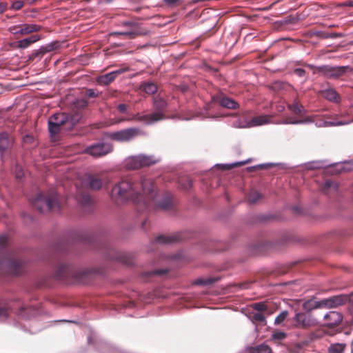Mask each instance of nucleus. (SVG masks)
I'll list each match as a JSON object with an SVG mask.
<instances>
[{
	"label": "nucleus",
	"mask_w": 353,
	"mask_h": 353,
	"mask_svg": "<svg viewBox=\"0 0 353 353\" xmlns=\"http://www.w3.org/2000/svg\"><path fill=\"white\" fill-rule=\"evenodd\" d=\"M253 319L256 321H259V322H261V323H266V319H265V316L260 312L255 313L253 315Z\"/></svg>",
	"instance_id": "obj_49"
},
{
	"label": "nucleus",
	"mask_w": 353,
	"mask_h": 353,
	"mask_svg": "<svg viewBox=\"0 0 353 353\" xmlns=\"http://www.w3.org/2000/svg\"><path fill=\"white\" fill-rule=\"evenodd\" d=\"M14 139L8 132H0V159L2 162L12 154Z\"/></svg>",
	"instance_id": "obj_9"
},
{
	"label": "nucleus",
	"mask_w": 353,
	"mask_h": 353,
	"mask_svg": "<svg viewBox=\"0 0 353 353\" xmlns=\"http://www.w3.org/2000/svg\"><path fill=\"white\" fill-rule=\"evenodd\" d=\"M312 117H307L303 119H299V124H308L313 123Z\"/></svg>",
	"instance_id": "obj_61"
},
{
	"label": "nucleus",
	"mask_w": 353,
	"mask_h": 353,
	"mask_svg": "<svg viewBox=\"0 0 353 353\" xmlns=\"http://www.w3.org/2000/svg\"><path fill=\"white\" fill-rule=\"evenodd\" d=\"M254 350L255 353H272V349L265 343L256 345Z\"/></svg>",
	"instance_id": "obj_36"
},
{
	"label": "nucleus",
	"mask_w": 353,
	"mask_h": 353,
	"mask_svg": "<svg viewBox=\"0 0 353 353\" xmlns=\"http://www.w3.org/2000/svg\"><path fill=\"white\" fill-rule=\"evenodd\" d=\"M219 280V277L199 278L194 281V284L203 286L210 285Z\"/></svg>",
	"instance_id": "obj_29"
},
{
	"label": "nucleus",
	"mask_w": 353,
	"mask_h": 353,
	"mask_svg": "<svg viewBox=\"0 0 353 353\" xmlns=\"http://www.w3.org/2000/svg\"><path fill=\"white\" fill-rule=\"evenodd\" d=\"M41 37L38 34H33L29 37L25 38L23 39L19 40L17 41V46L20 49H26L30 44L34 43L39 40H40Z\"/></svg>",
	"instance_id": "obj_21"
},
{
	"label": "nucleus",
	"mask_w": 353,
	"mask_h": 353,
	"mask_svg": "<svg viewBox=\"0 0 353 353\" xmlns=\"http://www.w3.org/2000/svg\"><path fill=\"white\" fill-rule=\"evenodd\" d=\"M140 89L148 94H153L157 92V85L150 81H143L140 85Z\"/></svg>",
	"instance_id": "obj_28"
},
{
	"label": "nucleus",
	"mask_w": 353,
	"mask_h": 353,
	"mask_svg": "<svg viewBox=\"0 0 353 353\" xmlns=\"http://www.w3.org/2000/svg\"><path fill=\"white\" fill-rule=\"evenodd\" d=\"M295 325L297 327H307L310 326V319L307 315L303 312H296L293 318Z\"/></svg>",
	"instance_id": "obj_19"
},
{
	"label": "nucleus",
	"mask_w": 353,
	"mask_h": 353,
	"mask_svg": "<svg viewBox=\"0 0 353 353\" xmlns=\"http://www.w3.org/2000/svg\"><path fill=\"white\" fill-rule=\"evenodd\" d=\"M8 7L7 3H1L0 2V14H2Z\"/></svg>",
	"instance_id": "obj_63"
},
{
	"label": "nucleus",
	"mask_w": 353,
	"mask_h": 353,
	"mask_svg": "<svg viewBox=\"0 0 353 353\" xmlns=\"http://www.w3.org/2000/svg\"><path fill=\"white\" fill-rule=\"evenodd\" d=\"M10 31L14 34H25L24 32H23V26H14V27H12L10 28Z\"/></svg>",
	"instance_id": "obj_50"
},
{
	"label": "nucleus",
	"mask_w": 353,
	"mask_h": 353,
	"mask_svg": "<svg viewBox=\"0 0 353 353\" xmlns=\"http://www.w3.org/2000/svg\"><path fill=\"white\" fill-rule=\"evenodd\" d=\"M323 319L325 325L333 327L339 325L342 321L343 315L341 313L336 311H330L324 315Z\"/></svg>",
	"instance_id": "obj_16"
},
{
	"label": "nucleus",
	"mask_w": 353,
	"mask_h": 353,
	"mask_svg": "<svg viewBox=\"0 0 353 353\" xmlns=\"http://www.w3.org/2000/svg\"><path fill=\"white\" fill-rule=\"evenodd\" d=\"M85 186L94 191H98L103 187V181L99 174H88L85 175Z\"/></svg>",
	"instance_id": "obj_15"
},
{
	"label": "nucleus",
	"mask_w": 353,
	"mask_h": 353,
	"mask_svg": "<svg viewBox=\"0 0 353 353\" xmlns=\"http://www.w3.org/2000/svg\"><path fill=\"white\" fill-rule=\"evenodd\" d=\"M23 142L24 143H32L34 142V137L30 134H26L23 137Z\"/></svg>",
	"instance_id": "obj_57"
},
{
	"label": "nucleus",
	"mask_w": 353,
	"mask_h": 353,
	"mask_svg": "<svg viewBox=\"0 0 353 353\" xmlns=\"http://www.w3.org/2000/svg\"><path fill=\"white\" fill-rule=\"evenodd\" d=\"M252 308L256 311L263 312L267 309V306L263 302H258L253 304Z\"/></svg>",
	"instance_id": "obj_47"
},
{
	"label": "nucleus",
	"mask_w": 353,
	"mask_h": 353,
	"mask_svg": "<svg viewBox=\"0 0 353 353\" xmlns=\"http://www.w3.org/2000/svg\"><path fill=\"white\" fill-rule=\"evenodd\" d=\"M182 234L180 232L170 236L159 235L154 239V242L159 244L167 245L172 244L182 240Z\"/></svg>",
	"instance_id": "obj_17"
},
{
	"label": "nucleus",
	"mask_w": 353,
	"mask_h": 353,
	"mask_svg": "<svg viewBox=\"0 0 353 353\" xmlns=\"http://www.w3.org/2000/svg\"><path fill=\"white\" fill-rule=\"evenodd\" d=\"M334 165L336 173L350 171L352 169L349 163H336Z\"/></svg>",
	"instance_id": "obj_34"
},
{
	"label": "nucleus",
	"mask_w": 353,
	"mask_h": 353,
	"mask_svg": "<svg viewBox=\"0 0 353 353\" xmlns=\"http://www.w3.org/2000/svg\"><path fill=\"white\" fill-rule=\"evenodd\" d=\"M345 345L344 343L331 344L328 347V353H343L345 350Z\"/></svg>",
	"instance_id": "obj_31"
},
{
	"label": "nucleus",
	"mask_w": 353,
	"mask_h": 353,
	"mask_svg": "<svg viewBox=\"0 0 353 353\" xmlns=\"http://www.w3.org/2000/svg\"><path fill=\"white\" fill-rule=\"evenodd\" d=\"M280 123L282 124H292V125H297L299 124V119H286L281 122Z\"/></svg>",
	"instance_id": "obj_59"
},
{
	"label": "nucleus",
	"mask_w": 353,
	"mask_h": 353,
	"mask_svg": "<svg viewBox=\"0 0 353 353\" xmlns=\"http://www.w3.org/2000/svg\"><path fill=\"white\" fill-rule=\"evenodd\" d=\"M333 188L335 190H337L338 185L336 183L331 180H327L325 183V188L329 189Z\"/></svg>",
	"instance_id": "obj_53"
},
{
	"label": "nucleus",
	"mask_w": 353,
	"mask_h": 353,
	"mask_svg": "<svg viewBox=\"0 0 353 353\" xmlns=\"http://www.w3.org/2000/svg\"><path fill=\"white\" fill-rule=\"evenodd\" d=\"M8 242V236L6 234L0 236V249L3 251H7L6 248Z\"/></svg>",
	"instance_id": "obj_43"
},
{
	"label": "nucleus",
	"mask_w": 353,
	"mask_h": 353,
	"mask_svg": "<svg viewBox=\"0 0 353 353\" xmlns=\"http://www.w3.org/2000/svg\"><path fill=\"white\" fill-rule=\"evenodd\" d=\"M104 251H103V254L104 257L108 260L113 261L117 259V257L112 255L111 252L113 251L108 245H103Z\"/></svg>",
	"instance_id": "obj_40"
},
{
	"label": "nucleus",
	"mask_w": 353,
	"mask_h": 353,
	"mask_svg": "<svg viewBox=\"0 0 353 353\" xmlns=\"http://www.w3.org/2000/svg\"><path fill=\"white\" fill-rule=\"evenodd\" d=\"M88 101L84 99H77L73 101V105L79 110L84 109L88 106Z\"/></svg>",
	"instance_id": "obj_39"
},
{
	"label": "nucleus",
	"mask_w": 353,
	"mask_h": 353,
	"mask_svg": "<svg viewBox=\"0 0 353 353\" xmlns=\"http://www.w3.org/2000/svg\"><path fill=\"white\" fill-rule=\"evenodd\" d=\"M82 118L79 112H56L48 120V129L51 137L57 135L62 130H72Z\"/></svg>",
	"instance_id": "obj_3"
},
{
	"label": "nucleus",
	"mask_w": 353,
	"mask_h": 353,
	"mask_svg": "<svg viewBox=\"0 0 353 353\" xmlns=\"http://www.w3.org/2000/svg\"><path fill=\"white\" fill-rule=\"evenodd\" d=\"M124 120L127 121H137L147 125L153 124L149 114L140 115L139 114H134Z\"/></svg>",
	"instance_id": "obj_20"
},
{
	"label": "nucleus",
	"mask_w": 353,
	"mask_h": 353,
	"mask_svg": "<svg viewBox=\"0 0 353 353\" xmlns=\"http://www.w3.org/2000/svg\"><path fill=\"white\" fill-rule=\"evenodd\" d=\"M269 123L268 117L266 115H261L254 117L250 120L251 126H259Z\"/></svg>",
	"instance_id": "obj_30"
},
{
	"label": "nucleus",
	"mask_w": 353,
	"mask_h": 353,
	"mask_svg": "<svg viewBox=\"0 0 353 353\" xmlns=\"http://www.w3.org/2000/svg\"><path fill=\"white\" fill-rule=\"evenodd\" d=\"M245 163V161H241V162H235V163H231V164H220V163H217V164H215L214 166L216 167V168H221L222 170H228L232 168H234V166L237 165H242V164H244Z\"/></svg>",
	"instance_id": "obj_37"
},
{
	"label": "nucleus",
	"mask_w": 353,
	"mask_h": 353,
	"mask_svg": "<svg viewBox=\"0 0 353 353\" xmlns=\"http://www.w3.org/2000/svg\"><path fill=\"white\" fill-rule=\"evenodd\" d=\"M287 337V334L285 332L277 330L272 334V339L275 341H282Z\"/></svg>",
	"instance_id": "obj_41"
},
{
	"label": "nucleus",
	"mask_w": 353,
	"mask_h": 353,
	"mask_svg": "<svg viewBox=\"0 0 353 353\" xmlns=\"http://www.w3.org/2000/svg\"><path fill=\"white\" fill-rule=\"evenodd\" d=\"M323 96L327 100L337 103L340 101V97L336 90L332 88H328L323 91Z\"/></svg>",
	"instance_id": "obj_27"
},
{
	"label": "nucleus",
	"mask_w": 353,
	"mask_h": 353,
	"mask_svg": "<svg viewBox=\"0 0 353 353\" xmlns=\"http://www.w3.org/2000/svg\"><path fill=\"white\" fill-rule=\"evenodd\" d=\"M262 194L257 192L254 191L249 194L248 201L249 204H254L256 203L260 199L262 198Z\"/></svg>",
	"instance_id": "obj_35"
},
{
	"label": "nucleus",
	"mask_w": 353,
	"mask_h": 353,
	"mask_svg": "<svg viewBox=\"0 0 353 353\" xmlns=\"http://www.w3.org/2000/svg\"><path fill=\"white\" fill-rule=\"evenodd\" d=\"M192 185V181L190 179H188L187 183L183 185L184 189L188 190L190 188Z\"/></svg>",
	"instance_id": "obj_64"
},
{
	"label": "nucleus",
	"mask_w": 353,
	"mask_h": 353,
	"mask_svg": "<svg viewBox=\"0 0 353 353\" xmlns=\"http://www.w3.org/2000/svg\"><path fill=\"white\" fill-rule=\"evenodd\" d=\"M294 73L299 77H304L305 76L306 72L304 69L299 68L294 70Z\"/></svg>",
	"instance_id": "obj_56"
},
{
	"label": "nucleus",
	"mask_w": 353,
	"mask_h": 353,
	"mask_svg": "<svg viewBox=\"0 0 353 353\" xmlns=\"http://www.w3.org/2000/svg\"><path fill=\"white\" fill-rule=\"evenodd\" d=\"M6 267L8 269V272L14 275H17L19 273V271L21 268V264L19 261L10 259L6 262Z\"/></svg>",
	"instance_id": "obj_25"
},
{
	"label": "nucleus",
	"mask_w": 353,
	"mask_h": 353,
	"mask_svg": "<svg viewBox=\"0 0 353 353\" xmlns=\"http://www.w3.org/2000/svg\"><path fill=\"white\" fill-rule=\"evenodd\" d=\"M288 312L287 310L282 311L276 318L274 320V324L275 325H280L282 323L288 316Z\"/></svg>",
	"instance_id": "obj_42"
},
{
	"label": "nucleus",
	"mask_w": 353,
	"mask_h": 353,
	"mask_svg": "<svg viewBox=\"0 0 353 353\" xmlns=\"http://www.w3.org/2000/svg\"><path fill=\"white\" fill-rule=\"evenodd\" d=\"M164 4L169 7L173 8L180 5L182 3V0H162Z\"/></svg>",
	"instance_id": "obj_44"
},
{
	"label": "nucleus",
	"mask_w": 353,
	"mask_h": 353,
	"mask_svg": "<svg viewBox=\"0 0 353 353\" xmlns=\"http://www.w3.org/2000/svg\"><path fill=\"white\" fill-rule=\"evenodd\" d=\"M80 204L83 208L90 207L92 199L89 194H83L79 199Z\"/></svg>",
	"instance_id": "obj_38"
},
{
	"label": "nucleus",
	"mask_w": 353,
	"mask_h": 353,
	"mask_svg": "<svg viewBox=\"0 0 353 353\" xmlns=\"http://www.w3.org/2000/svg\"><path fill=\"white\" fill-rule=\"evenodd\" d=\"M150 188V179L127 178L114 185L110 192V197L118 205L131 201L138 212H143L148 207L145 193Z\"/></svg>",
	"instance_id": "obj_1"
},
{
	"label": "nucleus",
	"mask_w": 353,
	"mask_h": 353,
	"mask_svg": "<svg viewBox=\"0 0 353 353\" xmlns=\"http://www.w3.org/2000/svg\"><path fill=\"white\" fill-rule=\"evenodd\" d=\"M113 150L112 143L109 142H97L87 146L84 149V153L92 156L94 158L104 157Z\"/></svg>",
	"instance_id": "obj_7"
},
{
	"label": "nucleus",
	"mask_w": 353,
	"mask_h": 353,
	"mask_svg": "<svg viewBox=\"0 0 353 353\" xmlns=\"http://www.w3.org/2000/svg\"><path fill=\"white\" fill-rule=\"evenodd\" d=\"M168 272V271L167 269H157L154 271L148 272V275H153V274L163 275V274H166Z\"/></svg>",
	"instance_id": "obj_51"
},
{
	"label": "nucleus",
	"mask_w": 353,
	"mask_h": 353,
	"mask_svg": "<svg viewBox=\"0 0 353 353\" xmlns=\"http://www.w3.org/2000/svg\"><path fill=\"white\" fill-rule=\"evenodd\" d=\"M139 155L142 167L150 166L160 161V159L154 155H145L143 154H141Z\"/></svg>",
	"instance_id": "obj_26"
},
{
	"label": "nucleus",
	"mask_w": 353,
	"mask_h": 353,
	"mask_svg": "<svg viewBox=\"0 0 353 353\" xmlns=\"http://www.w3.org/2000/svg\"><path fill=\"white\" fill-rule=\"evenodd\" d=\"M23 6V2L21 0H17L12 2L10 9L13 10H19Z\"/></svg>",
	"instance_id": "obj_48"
},
{
	"label": "nucleus",
	"mask_w": 353,
	"mask_h": 353,
	"mask_svg": "<svg viewBox=\"0 0 353 353\" xmlns=\"http://www.w3.org/2000/svg\"><path fill=\"white\" fill-rule=\"evenodd\" d=\"M23 28L25 34L37 32L41 29V26L37 24H24Z\"/></svg>",
	"instance_id": "obj_32"
},
{
	"label": "nucleus",
	"mask_w": 353,
	"mask_h": 353,
	"mask_svg": "<svg viewBox=\"0 0 353 353\" xmlns=\"http://www.w3.org/2000/svg\"><path fill=\"white\" fill-rule=\"evenodd\" d=\"M117 110L122 114L127 113V106L124 103H120L117 107Z\"/></svg>",
	"instance_id": "obj_58"
},
{
	"label": "nucleus",
	"mask_w": 353,
	"mask_h": 353,
	"mask_svg": "<svg viewBox=\"0 0 353 353\" xmlns=\"http://www.w3.org/2000/svg\"><path fill=\"white\" fill-rule=\"evenodd\" d=\"M140 155H136L129 157L125 163V166L129 170L139 169L142 167Z\"/></svg>",
	"instance_id": "obj_23"
},
{
	"label": "nucleus",
	"mask_w": 353,
	"mask_h": 353,
	"mask_svg": "<svg viewBox=\"0 0 353 353\" xmlns=\"http://www.w3.org/2000/svg\"><path fill=\"white\" fill-rule=\"evenodd\" d=\"M219 103L221 107L230 110H236L239 107L236 101L228 97L221 98Z\"/></svg>",
	"instance_id": "obj_22"
},
{
	"label": "nucleus",
	"mask_w": 353,
	"mask_h": 353,
	"mask_svg": "<svg viewBox=\"0 0 353 353\" xmlns=\"http://www.w3.org/2000/svg\"><path fill=\"white\" fill-rule=\"evenodd\" d=\"M86 96L89 98H94L98 97L99 92L94 89H88L85 93Z\"/></svg>",
	"instance_id": "obj_52"
},
{
	"label": "nucleus",
	"mask_w": 353,
	"mask_h": 353,
	"mask_svg": "<svg viewBox=\"0 0 353 353\" xmlns=\"http://www.w3.org/2000/svg\"><path fill=\"white\" fill-rule=\"evenodd\" d=\"M152 105L155 111L149 114L153 123L165 119V111L168 107L167 101L160 96L152 99Z\"/></svg>",
	"instance_id": "obj_10"
},
{
	"label": "nucleus",
	"mask_w": 353,
	"mask_h": 353,
	"mask_svg": "<svg viewBox=\"0 0 353 353\" xmlns=\"http://www.w3.org/2000/svg\"><path fill=\"white\" fill-rule=\"evenodd\" d=\"M21 216L22 218L24 219V220H26V219H28L30 220V221H33V218L32 216H30L29 214L26 213V212H22L21 213Z\"/></svg>",
	"instance_id": "obj_62"
},
{
	"label": "nucleus",
	"mask_w": 353,
	"mask_h": 353,
	"mask_svg": "<svg viewBox=\"0 0 353 353\" xmlns=\"http://www.w3.org/2000/svg\"><path fill=\"white\" fill-rule=\"evenodd\" d=\"M121 26L126 28L124 31H116L110 33L112 36H125L129 39H134L138 35L142 34L140 30L139 23L132 21H123L121 23Z\"/></svg>",
	"instance_id": "obj_11"
},
{
	"label": "nucleus",
	"mask_w": 353,
	"mask_h": 353,
	"mask_svg": "<svg viewBox=\"0 0 353 353\" xmlns=\"http://www.w3.org/2000/svg\"><path fill=\"white\" fill-rule=\"evenodd\" d=\"M288 109L296 114H301L304 111V107L296 101L289 105Z\"/></svg>",
	"instance_id": "obj_33"
},
{
	"label": "nucleus",
	"mask_w": 353,
	"mask_h": 353,
	"mask_svg": "<svg viewBox=\"0 0 353 353\" xmlns=\"http://www.w3.org/2000/svg\"><path fill=\"white\" fill-rule=\"evenodd\" d=\"M323 166H326V165H324V163L322 161H313L311 163H309L307 165V168L308 169H317L322 168Z\"/></svg>",
	"instance_id": "obj_46"
},
{
	"label": "nucleus",
	"mask_w": 353,
	"mask_h": 353,
	"mask_svg": "<svg viewBox=\"0 0 353 353\" xmlns=\"http://www.w3.org/2000/svg\"><path fill=\"white\" fill-rule=\"evenodd\" d=\"M349 297H350V299L347 301L350 303L349 307H348V310H349L350 315L352 316V317L353 319V293L351 294L350 295H349Z\"/></svg>",
	"instance_id": "obj_54"
},
{
	"label": "nucleus",
	"mask_w": 353,
	"mask_h": 353,
	"mask_svg": "<svg viewBox=\"0 0 353 353\" xmlns=\"http://www.w3.org/2000/svg\"><path fill=\"white\" fill-rule=\"evenodd\" d=\"M125 71V69H120L100 75L96 78V82L101 86H106L113 82L119 74Z\"/></svg>",
	"instance_id": "obj_14"
},
{
	"label": "nucleus",
	"mask_w": 353,
	"mask_h": 353,
	"mask_svg": "<svg viewBox=\"0 0 353 353\" xmlns=\"http://www.w3.org/2000/svg\"><path fill=\"white\" fill-rule=\"evenodd\" d=\"M150 188V190H146V193H145L144 196L148 201V207L145 211L149 209L150 201L153 202L156 208L162 210H168L172 208V199L170 193L165 192L161 194H158L154 190L152 181Z\"/></svg>",
	"instance_id": "obj_4"
},
{
	"label": "nucleus",
	"mask_w": 353,
	"mask_h": 353,
	"mask_svg": "<svg viewBox=\"0 0 353 353\" xmlns=\"http://www.w3.org/2000/svg\"><path fill=\"white\" fill-rule=\"evenodd\" d=\"M276 165L281 166V165H283V163H268L260 164V165H259V167L262 168H268L276 166Z\"/></svg>",
	"instance_id": "obj_60"
},
{
	"label": "nucleus",
	"mask_w": 353,
	"mask_h": 353,
	"mask_svg": "<svg viewBox=\"0 0 353 353\" xmlns=\"http://www.w3.org/2000/svg\"><path fill=\"white\" fill-rule=\"evenodd\" d=\"M12 314L18 319L30 320L39 314V310L17 298H0V323L8 321Z\"/></svg>",
	"instance_id": "obj_2"
},
{
	"label": "nucleus",
	"mask_w": 353,
	"mask_h": 353,
	"mask_svg": "<svg viewBox=\"0 0 353 353\" xmlns=\"http://www.w3.org/2000/svg\"><path fill=\"white\" fill-rule=\"evenodd\" d=\"M34 208L37 209L41 213L50 210H60V205L58 201V196L56 194L44 195L41 192L36 194L35 197L31 200Z\"/></svg>",
	"instance_id": "obj_5"
},
{
	"label": "nucleus",
	"mask_w": 353,
	"mask_h": 353,
	"mask_svg": "<svg viewBox=\"0 0 353 353\" xmlns=\"http://www.w3.org/2000/svg\"><path fill=\"white\" fill-rule=\"evenodd\" d=\"M43 54H44V53H43V49L41 47L40 48L35 50L34 51H33L31 53V54L30 56V59H34L35 58L41 59L43 56Z\"/></svg>",
	"instance_id": "obj_45"
},
{
	"label": "nucleus",
	"mask_w": 353,
	"mask_h": 353,
	"mask_svg": "<svg viewBox=\"0 0 353 353\" xmlns=\"http://www.w3.org/2000/svg\"><path fill=\"white\" fill-rule=\"evenodd\" d=\"M348 68L347 65L332 66L330 65H322L316 67V70L319 74L327 79H337L345 73Z\"/></svg>",
	"instance_id": "obj_8"
},
{
	"label": "nucleus",
	"mask_w": 353,
	"mask_h": 353,
	"mask_svg": "<svg viewBox=\"0 0 353 353\" xmlns=\"http://www.w3.org/2000/svg\"><path fill=\"white\" fill-rule=\"evenodd\" d=\"M54 276L59 281H67L70 277L79 278V273L74 272L72 268L67 264H60L58 265Z\"/></svg>",
	"instance_id": "obj_12"
},
{
	"label": "nucleus",
	"mask_w": 353,
	"mask_h": 353,
	"mask_svg": "<svg viewBox=\"0 0 353 353\" xmlns=\"http://www.w3.org/2000/svg\"><path fill=\"white\" fill-rule=\"evenodd\" d=\"M141 134L139 128L132 127L121 130L110 132L108 137L112 141L118 142H129Z\"/></svg>",
	"instance_id": "obj_6"
},
{
	"label": "nucleus",
	"mask_w": 353,
	"mask_h": 353,
	"mask_svg": "<svg viewBox=\"0 0 353 353\" xmlns=\"http://www.w3.org/2000/svg\"><path fill=\"white\" fill-rule=\"evenodd\" d=\"M303 308L307 312L317 308H323L322 299L319 301L309 299L303 303Z\"/></svg>",
	"instance_id": "obj_24"
},
{
	"label": "nucleus",
	"mask_w": 353,
	"mask_h": 353,
	"mask_svg": "<svg viewBox=\"0 0 353 353\" xmlns=\"http://www.w3.org/2000/svg\"><path fill=\"white\" fill-rule=\"evenodd\" d=\"M43 53L46 54L47 52H50L54 50V44L50 43L46 45V46H41Z\"/></svg>",
	"instance_id": "obj_55"
},
{
	"label": "nucleus",
	"mask_w": 353,
	"mask_h": 353,
	"mask_svg": "<svg viewBox=\"0 0 353 353\" xmlns=\"http://www.w3.org/2000/svg\"><path fill=\"white\" fill-rule=\"evenodd\" d=\"M350 297L347 294H339L322 299L323 308H334L347 303Z\"/></svg>",
	"instance_id": "obj_13"
},
{
	"label": "nucleus",
	"mask_w": 353,
	"mask_h": 353,
	"mask_svg": "<svg viewBox=\"0 0 353 353\" xmlns=\"http://www.w3.org/2000/svg\"><path fill=\"white\" fill-rule=\"evenodd\" d=\"M353 122V120L350 121H339V120H319L314 123L315 126L317 128H328V127H335V126H341L346 125L350 124Z\"/></svg>",
	"instance_id": "obj_18"
}]
</instances>
